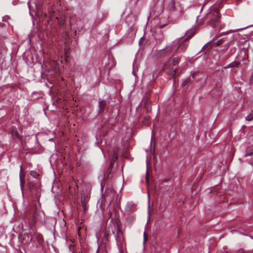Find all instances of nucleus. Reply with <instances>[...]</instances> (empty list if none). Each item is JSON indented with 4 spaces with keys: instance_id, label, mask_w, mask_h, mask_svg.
Listing matches in <instances>:
<instances>
[{
    "instance_id": "obj_1",
    "label": "nucleus",
    "mask_w": 253,
    "mask_h": 253,
    "mask_svg": "<svg viewBox=\"0 0 253 253\" xmlns=\"http://www.w3.org/2000/svg\"><path fill=\"white\" fill-rule=\"evenodd\" d=\"M29 221L30 229L34 231L35 225L40 221H44V215L43 212L40 210L39 203H35L31 208V211L28 216Z\"/></svg>"
},
{
    "instance_id": "obj_2",
    "label": "nucleus",
    "mask_w": 253,
    "mask_h": 253,
    "mask_svg": "<svg viewBox=\"0 0 253 253\" xmlns=\"http://www.w3.org/2000/svg\"><path fill=\"white\" fill-rule=\"evenodd\" d=\"M122 189V186L121 187L120 189H119V193L117 194V191L114 189V187L112 186V196L113 197V198H115V201L113 204V211H114V218H112V222H114L116 223L117 228H120V221L119 220V214L120 211L121 210L120 207V199L122 196V195L120 194L121 191Z\"/></svg>"
},
{
    "instance_id": "obj_3",
    "label": "nucleus",
    "mask_w": 253,
    "mask_h": 253,
    "mask_svg": "<svg viewBox=\"0 0 253 253\" xmlns=\"http://www.w3.org/2000/svg\"><path fill=\"white\" fill-rule=\"evenodd\" d=\"M221 15L219 11L215 7H212L206 15V18L208 20L209 23L213 27L219 22Z\"/></svg>"
},
{
    "instance_id": "obj_4",
    "label": "nucleus",
    "mask_w": 253,
    "mask_h": 253,
    "mask_svg": "<svg viewBox=\"0 0 253 253\" xmlns=\"http://www.w3.org/2000/svg\"><path fill=\"white\" fill-rule=\"evenodd\" d=\"M52 1V0H30L28 2V6L30 10L34 8V5L35 8L38 10H40L41 7V4L42 3H45L50 4Z\"/></svg>"
},
{
    "instance_id": "obj_5",
    "label": "nucleus",
    "mask_w": 253,
    "mask_h": 253,
    "mask_svg": "<svg viewBox=\"0 0 253 253\" xmlns=\"http://www.w3.org/2000/svg\"><path fill=\"white\" fill-rule=\"evenodd\" d=\"M121 149V145L114 147L113 150V154L112 156V162L116 161L118 158V155Z\"/></svg>"
},
{
    "instance_id": "obj_6",
    "label": "nucleus",
    "mask_w": 253,
    "mask_h": 253,
    "mask_svg": "<svg viewBox=\"0 0 253 253\" xmlns=\"http://www.w3.org/2000/svg\"><path fill=\"white\" fill-rule=\"evenodd\" d=\"M19 177L21 189L22 190H23L25 184V173L23 172L22 166L20 167Z\"/></svg>"
},
{
    "instance_id": "obj_7",
    "label": "nucleus",
    "mask_w": 253,
    "mask_h": 253,
    "mask_svg": "<svg viewBox=\"0 0 253 253\" xmlns=\"http://www.w3.org/2000/svg\"><path fill=\"white\" fill-rule=\"evenodd\" d=\"M174 46V45L172 44L167 45L165 48L160 50L159 51V54L162 55V52L166 51V52L171 54L172 52V49Z\"/></svg>"
},
{
    "instance_id": "obj_8",
    "label": "nucleus",
    "mask_w": 253,
    "mask_h": 253,
    "mask_svg": "<svg viewBox=\"0 0 253 253\" xmlns=\"http://www.w3.org/2000/svg\"><path fill=\"white\" fill-rule=\"evenodd\" d=\"M34 238H36L40 244L42 243L43 241L42 235L37 232H34L32 236V239H34Z\"/></svg>"
},
{
    "instance_id": "obj_9",
    "label": "nucleus",
    "mask_w": 253,
    "mask_h": 253,
    "mask_svg": "<svg viewBox=\"0 0 253 253\" xmlns=\"http://www.w3.org/2000/svg\"><path fill=\"white\" fill-rule=\"evenodd\" d=\"M11 135L13 139H18L19 140H20L21 142L22 141V136H21L18 132H17V130L13 128L11 130Z\"/></svg>"
},
{
    "instance_id": "obj_10",
    "label": "nucleus",
    "mask_w": 253,
    "mask_h": 253,
    "mask_svg": "<svg viewBox=\"0 0 253 253\" xmlns=\"http://www.w3.org/2000/svg\"><path fill=\"white\" fill-rule=\"evenodd\" d=\"M240 63V62L239 61H235L229 64L226 66H225L224 68L226 69L229 68L238 67Z\"/></svg>"
},
{
    "instance_id": "obj_11",
    "label": "nucleus",
    "mask_w": 253,
    "mask_h": 253,
    "mask_svg": "<svg viewBox=\"0 0 253 253\" xmlns=\"http://www.w3.org/2000/svg\"><path fill=\"white\" fill-rule=\"evenodd\" d=\"M106 105V102L104 100H102V101H101L99 102V113L100 114H101L104 112Z\"/></svg>"
},
{
    "instance_id": "obj_12",
    "label": "nucleus",
    "mask_w": 253,
    "mask_h": 253,
    "mask_svg": "<svg viewBox=\"0 0 253 253\" xmlns=\"http://www.w3.org/2000/svg\"><path fill=\"white\" fill-rule=\"evenodd\" d=\"M168 8L169 10L173 11L175 10L176 7L175 5V2L174 0H171L168 5Z\"/></svg>"
},
{
    "instance_id": "obj_13",
    "label": "nucleus",
    "mask_w": 253,
    "mask_h": 253,
    "mask_svg": "<svg viewBox=\"0 0 253 253\" xmlns=\"http://www.w3.org/2000/svg\"><path fill=\"white\" fill-rule=\"evenodd\" d=\"M28 188L31 191L37 189V186L33 182L28 183Z\"/></svg>"
},
{
    "instance_id": "obj_14",
    "label": "nucleus",
    "mask_w": 253,
    "mask_h": 253,
    "mask_svg": "<svg viewBox=\"0 0 253 253\" xmlns=\"http://www.w3.org/2000/svg\"><path fill=\"white\" fill-rule=\"evenodd\" d=\"M187 37L186 38V40L190 39L194 35L195 33L193 30H190L188 32Z\"/></svg>"
},
{
    "instance_id": "obj_15",
    "label": "nucleus",
    "mask_w": 253,
    "mask_h": 253,
    "mask_svg": "<svg viewBox=\"0 0 253 253\" xmlns=\"http://www.w3.org/2000/svg\"><path fill=\"white\" fill-rule=\"evenodd\" d=\"M110 236V231L109 230H106L104 232V238L107 240L109 241Z\"/></svg>"
},
{
    "instance_id": "obj_16",
    "label": "nucleus",
    "mask_w": 253,
    "mask_h": 253,
    "mask_svg": "<svg viewBox=\"0 0 253 253\" xmlns=\"http://www.w3.org/2000/svg\"><path fill=\"white\" fill-rule=\"evenodd\" d=\"M188 44L186 43H181L179 46V48H180L181 50H185L187 47H188Z\"/></svg>"
},
{
    "instance_id": "obj_17",
    "label": "nucleus",
    "mask_w": 253,
    "mask_h": 253,
    "mask_svg": "<svg viewBox=\"0 0 253 253\" xmlns=\"http://www.w3.org/2000/svg\"><path fill=\"white\" fill-rule=\"evenodd\" d=\"M246 121H251L253 120V112L250 113L245 118Z\"/></svg>"
},
{
    "instance_id": "obj_18",
    "label": "nucleus",
    "mask_w": 253,
    "mask_h": 253,
    "mask_svg": "<svg viewBox=\"0 0 253 253\" xmlns=\"http://www.w3.org/2000/svg\"><path fill=\"white\" fill-rule=\"evenodd\" d=\"M30 175L35 178H38L39 174L35 170H32L30 171Z\"/></svg>"
},
{
    "instance_id": "obj_19",
    "label": "nucleus",
    "mask_w": 253,
    "mask_h": 253,
    "mask_svg": "<svg viewBox=\"0 0 253 253\" xmlns=\"http://www.w3.org/2000/svg\"><path fill=\"white\" fill-rule=\"evenodd\" d=\"M179 58L178 57H174L172 59L171 63L173 66L176 65L179 63Z\"/></svg>"
},
{
    "instance_id": "obj_20",
    "label": "nucleus",
    "mask_w": 253,
    "mask_h": 253,
    "mask_svg": "<svg viewBox=\"0 0 253 253\" xmlns=\"http://www.w3.org/2000/svg\"><path fill=\"white\" fill-rule=\"evenodd\" d=\"M190 81V78H188L185 79L182 83V85L184 86L188 84Z\"/></svg>"
},
{
    "instance_id": "obj_21",
    "label": "nucleus",
    "mask_w": 253,
    "mask_h": 253,
    "mask_svg": "<svg viewBox=\"0 0 253 253\" xmlns=\"http://www.w3.org/2000/svg\"><path fill=\"white\" fill-rule=\"evenodd\" d=\"M177 73V69L175 68L174 69H173L172 72H171V75L172 77H174L176 75V74Z\"/></svg>"
},
{
    "instance_id": "obj_22",
    "label": "nucleus",
    "mask_w": 253,
    "mask_h": 253,
    "mask_svg": "<svg viewBox=\"0 0 253 253\" xmlns=\"http://www.w3.org/2000/svg\"><path fill=\"white\" fill-rule=\"evenodd\" d=\"M253 155V149L252 151H247L245 155V157Z\"/></svg>"
},
{
    "instance_id": "obj_23",
    "label": "nucleus",
    "mask_w": 253,
    "mask_h": 253,
    "mask_svg": "<svg viewBox=\"0 0 253 253\" xmlns=\"http://www.w3.org/2000/svg\"><path fill=\"white\" fill-rule=\"evenodd\" d=\"M127 206L130 207L131 210H133L134 208L135 205L133 203H127Z\"/></svg>"
},
{
    "instance_id": "obj_24",
    "label": "nucleus",
    "mask_w": 253,
    "mask_h": 253,
    "mask_svg": "<svg viewBox=\"0 0 253 253\" xmlns=\"http://www.w3.org/2000/svg\"><path fill=\"white\" fill-rule=\"evenodd\" d=\"M148 180H149V175H148V169L147 168V170H146V180L147 182H148Z\"/></svg>"
},
{
    "instance_id": "obj_25",
    "label": "nucleus",
    "mask_w": 253,
    "mask_h": 253,
    "mask_svg": "<svg viewBox=\"0 0 253 253\" xmlns=\"http://www.w3.org/2000/svg\"><path fill=\"white\" fill-rule=\"evenodd\" d=\"M121 81H117V86H115V87L118 89H119V88L120 87V85H121Z\"/></svg>"
},
{
    "instance_id": "obj_26",
    "label": "nucleus",
    "mask_w": 253,
    "mask_h": 253,
    "mask_svg": "<svg viewBox=\"0 0 253 253\" xmlns=\"http://www.w3.org/2000/svg\"><path fill=\"white\" fill-rule=\"evenodd\" d=\"M64 21H65L64 18H62V20L60 21V24H59L60 26H62L64 25Z\"/></svg>"
},
{
    "instance_id": "obj_27",
    "label": "nucleus",
    "mask_w": 253,
    "mask_h": 253,
    "mask_svg": "<svg viewBox=\"0 0 253 253\" xmlns=\"http://www.w3.org/2000/svg\"><path fill=\"white\" fill-rule=\"evenodd\" d=\"M221 43V40L216 41L215 42V44L217 46L219 45Z\"/></svg>"
},
{
    "instance_id": "obj_28",
    "label": "nucleus",
    "mask_w": 253,
    "mask_h": 253,
    "mask_svg": "<svg viewBox=\"0 0 253 253\" xmlns=\"http://www.w3.org/2000/svg\"><path fill=\"white\" fill-rule=\"evenodd\" d=\"M144 123L146 125L147 124V122H148L149 121V118L147 117H145L144 118Z\"/></svg>"
},
{
    "instance_id": "obj_29",
    "label": "nucleus",
    "mask_w": 253,
    "mask_h": 253,
    "mask_svg": "<svg viewBox=\"0 0 253 253\" xmlns=\"http://www.w3.org/2000/svg\"><path fill=\"white\" fill-rule=\"evenodd\" d=\"M115 65H116V62L114 61V58L112 57V64H111L112 68L113 67V66H115Z\"/></svg>"
},
{
    "instance_id": "obj_30",
    "label": "nucleus",
    "mask_w": 253,
    "mask_h": 253,
    "mask_svg": "<svg viewBox=\"0 0 253 253\" xmlns=\"http://www.w3.org/2000/svg\"><path fill=\"white\" fill-rule=\"evenodd\" d=\"M153 141V142L154 143H155V140H154V137L153 135L151 137V145H152Z\"/></svg>"
},
{
    "instance_id": "obj_31",
    "label": "nucleus",
    "mask_w": 253,
    "mask_h": 253,
    "mask_svg": "<svg viewBox=\"0 0 253 253\" xmlns=\"http://www.w3.org/2000/svg\"><path fill=\"white\" fill-rule=\"evenodd\" d=\"M250 82H253V75H252L250 78Z\"/></svg>"
},
{
    "instance_id": "obj_32",
    "label": "nucleus",
    "mask_w": 253,
    "mask_h": 253,
    "mask_svg": "<svg viewBox=\"0 0 253 253\" xmlns=\"http://www.w3.org/2000/svg\"><path fill=\"white\" fill-rule=\"evenodd\" d=\"M146 240V236L145 233L144 232V241H143L144 243L145 242Z\"/></svg>"
},
{
    "instance_id": "obj_33",
    "label": "nucleus",
    "mask_w": 253,
    "mask_h": 253,
    "mask_svg": "<svg viewBox=\"0 0 253 253\" xmlns=\"http://www.w3.org/2000/svg\"><path fill=\"white\" fill-rule=\"evenodd\" d=\"M225 26V24H221L220 26V29H222V28H223Z\"/></svg>"
},
{
    "instance_id": "obj_34",
    "label": "nucleus",
    "mask_w": 253,
    "mask_h": 253,
    "mask_svg": "<svg viewBox=\"0 0 253 253\" xmlns=\"http://www.w3.org/2000/svg\"><path fill=\"white\" fill-rule=\"evenodd\" d=\"M82 204L83 205L84 210L85 211V206L83 202H82Z\"/></svg>"
},
{
    "instance_id": "obj_35",
    "label": "nucleus",
    "mask_w": 253,
    "mask_h": 253,
    "mask_svg": "<svg viewBox=\"0 0 253 253\" xmlns=\"http://www.w3.org/2000/svg\"><path fill=\"white\" fill-rule=\"evenodd\" d=\"M74 245L73 244H70L69 246V248L71 249L72 247H74Z\"/></svg>"
},
{
    "instance_id": "obj_36",
    "label": "nucleus",
    "mask_w": 253,
    "mask_h": 253,
    "mask_svg": "<svg viewBox=\"0 0 253 253\" xmlns=\"http://www.w3.org/2000/svg\"><path fill=\"white\" fill-rule=\"evenodd\" d=\"M163 41V37H162V38H161V39L160 40V41H159V43H160L162 41Z\"/></svg>"
},
{
    "instance_id": "obj_37",
    "label": "nucleus",
    "mask_w": 253,
    "mask_h": 253,
    "mask_svg": "<svg viewBox=\"0 0 253 253\" xmlns=\"http://www.w3.org/2000/svg\"><path fill=\"white\" fill-rule=\"evenodd\" d=\"M178 47H177V45H176V47H175V51H176V50H177V49H178Z\"/></svg>"
},
{
    "instance_id": "obj_38",
    "label": "nucleus",
    "mask_w": 253,
    "mask_h": 253,
    "mask_svg": "<svg viewBox=\"0 0 253 253\" xmlns=\"http://www.w3.org/2000/svg\"><path fill=\"white\" fill-rule=\"evenodd\" d=\"M246 127V126L245 125H243V126H242V127H243V128H245Z\"/></svg>"
},
{
    "instance_id": "obj_39",
    "label": "nucleus",
    "mask_w": 253,
    "mask_h": 253,
    "mask_svg": "<svg viewBox=\"0 0 253 253\" xmlns=\"http://www.w3.org/2000/svg\"><path fill=\"white\" fill-rule=\"evenodd\" d=\"M148 201H149V193H148Z\"/></svg>"
},
{
    "instance_id": "obj_40",
    "label": "nucleus",
    "mask_w": 253,
    "mask_h": 253,
    "mask_svg": "<svg viewBox=\"0 0 253 253\" xmlns=\"http://www.w3.org/2000/svg\"><path fill=\"white\" fill-rule=\"evenodd\" d=\"M71 242H72V243H73V242H74V239H72V240H71Z\"/></svg>"
},
{
    "instance_id": "obj_41",
    "label": "nucleus",
    "mask_w": 253,
    "mask_h": 253,
    "mask_svg": "<svg viewBox=\"0 0 253 253\" xmlns=\"http://www.w3.org/2000/svg\"><path fill=\"white\" fill-rule=\"evenodd\" d=\"M206 44H205L202 48V49H204L205 48V47L206 46Z\"/></svg>"
},
{
    "instance_id": "obj_42",
    "label": "nucleus",
    "mask_w": 253,
    "mask_h": 253,
    "mask_svg": "<svg viewBox=\"0 0 253 253\" xmlns=\"http://www.w3.org/2000/svg\"><path fill=\"white\" fill-rule=\"evenodd\" d=\"M53 1H54V0H52V1L50 3V4H51V3H53Z\"/></svg>"
},
{
    "instance_id": "obj_43",
    "label": "nucleus",
    "mask_w": 253,
    "mask_h": 253,
    "mask_svg": "<svg viewBox=\"0 0 253 253\" xmlns=\"http://www.w3.org/2000/svg\"><path fill=\"white\" fill-rule=\"evenodd\" d=\"M111 167V163L110 164V165L109 166V167L110 168Z\"/></svg>"
},
{
    "instance_id": "obj_44",
    "label": "nucleus",
    "mask_w": 253,
    "mask_h": 253,
    "mask_svg": "<svg viewBox=\"0 0 253 253\" xmlns=\"http://www.w3.org/2000/svg\"><path fill=\"white\" fill-rule=\"evenodd\" d=\"M79 253H82V252H80Z\"/></svg>"
}]
</instances>
